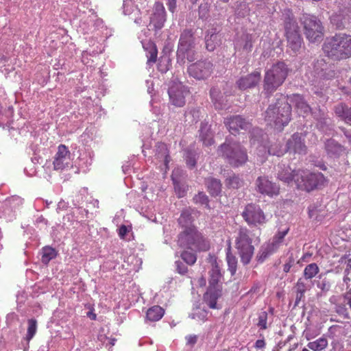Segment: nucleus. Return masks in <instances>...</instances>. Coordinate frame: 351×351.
<instances>
[{
	"mask_svg": "<svg viewBox=\"0 0 351 351\" xmlns=\"http://www.w3.org/2000/svg\"><path fill=\"white\" fill-rule=\"evenodd\" d=\"M325 56L334 60H341L351 57V36L336 34L327 38L322 46Z\"/></svg>",
	"mask_w": 351,
	"mask_h": 351,
	"instance_id": "obj_1",
	"label": "nucleus"
},
{
	"mask_svg": "<svg viewBox=\"0 0 351 351\" xmlns=\"http://www.w3.org/2000/svg\"><path fill=\"white\" fill-rule=\"evenodd\" d=\"M277 101L265 112V120L277 130H282L291 119V106L285 96L280 95Z\"/></svg>",
	"mask_w": 351,
	"mask_h": 351,
	"instance_id": "obj_2",
	"label": "nucleus"
},
{
	"mask_svg": "<svg viewBox=\"0 0 351 351\" xmlns=\"http://www.w3.org/2000/svg\"><path fill=\"white\" fill-rule=\"evenodd\" d=\"M289 69L284 62H278L265 72L263 81V90L270 95L285 81Z\"/></svg>",
	"mask_w": 351,
	"mask_h": 351,
	"instance_id": "obj_3",
	"label": "nucleus"
},
{
	"mask_svg": "<svg viewBox=\"0 0 351 351\" xmlns=\"http://www.w3.org/2000/svg\"><path fill=\"white\" fill-rule=\"evenodd\" d=\"M219 156L222 157L232 167H239L247 160L246 150L239 142L226 139L217 149Z\"/></svg>",
	"mask_w": 351,
	"mask_h": 351,
	"instance_id": "obj_4",
	"label": "nucleus"
},
{
	"mask_svg": "<svg viewBox=\"0 0 351 351\" xmlns=\"http://www.w3.org/2000/svg\"><path fill=\"white\" fill-rule=\"evenodd\" d=\"M178 242L180 247L199 252L208 251L210 247L209 241L196 227H191L181 232L178 235Z\"/></svg>",
	"mask_w": 351,
	"mask_h": 351,
	"instance_id": "obj_5",
	"label": "nucleus"
},
{
	"mask_svg": "<svg viewBox=\"0 0 351 351\" xmlns=\"http://www.w3.org/2000/svg\"><path fill=\"white\" fill-rule=\"evenodd\" d=\"M285 37L287 41V52L295 56L300 53L304 45L300 29L293 15L288 14L284 21Z\"/></svg>",
	"mask_w": 351,
	"mask_h": 351,
	"instance_id": "obj_6",
	"label": "nucleus"
},
{
	"mask_svg": "<svg viewBox=\"0 0 351 351\" xmlns=\"http://www.w3.org/2000/svg\"><path fill=\"white\" fill-rule=\"evenodd\" d=\"M295 176V184L297 188L307 192L317 189L325 181V178L322 173H314L308 169H298Z\"/></svg>",
	"mask_w": 351,
	"mask_h": 351,
	"instance_id": "obj_7",
	"label": "nucleus"
},
{
	"mask_svg": "<svg viewBox=\"0 0 351 351\" xmlns=\"http://www.w3.org/2000/svg\"><path fill=\"white\" fill-rule=\"evenodd\" d=\"M252 240L249 236L247 228H239L235 240V247L241 258V262L246 265L249 264L254 252V247L252 244Z\"/></svg>",
	"mask_w": 351,
	"mask_h": 351,
	"instance_id": "obj_8",
	"label": "nucleus"
},
{
	"mask_svg": "<svg viewBox=\"0 0 351 351\" xmlns=\"http://www.w3.org/2000/svg\"><path fill=\"white\" fill-rule=\"evenodd\" d=\"M304 34L311 43L320 42L324 36V27L322 22L315 16L303 14L301 18Z\"/></svg>",
	"mask_w": 351,
	"mask_h": 351,
	"instance_id": "obj_9",
	"label": "nucleus"
},
{
	"mask_svg": "<svg viewBox=\"0 0 351 351\" xmlns=\"http://www.w3.org/2000/svg\"><path fill=\"white\" fill-rule=\"evenodd\" d=\"M195 37L192 29H184L179 39L177 54L189 62L195 60Z\"/></svg>",
	"mask_w": 351,
	"mask_h": 351,
	"instance_id": "obj_10",
	"label": "nucleus"
},
{
	"mask_svg": "<svg viewBox=\"0 0 351 351\" xmlns=\"http://www.w3.org/2000/svg\"><path fill=\"white\" fill-rule=\"evenodd\" d=\"M241 216L250 226H262L267 223L269 218L261 206L256 204H247Z\"/></svg>",
	"mask_w": 351,
	"mask_h": 351,
	"instance_id": "obj_11",
	"label": "nucleus"
},
{
	"mask_svg": "<svg viewBox=\"0 0 351 351\" xmlns=\"http://www.w3.org/2000/svg\"><path fill=\"white\" fill-rule=\"evenodd\" d=\"M213 71V64L207 60L197 61L188 67L189 74L198 80L207 79Z\"/></svg>",
	"mask_w": 351,
	"mask_h": 351,
	"instance_id": "obj_12",
	"label": "nucleus"
},
{
	"mask_svg": "<svg viewBox=\"0 0 351 351\" xmlns=\"http://www.w3.org/2000/svg\"><path fill=\"white\" fill-rule=\"evenodd\" d=\"M255 186L256 191L263 195L274 197L280 194L279 185L269 180L267 176H261L258 177Z\"/></svg>",
	"mask_w": 351,
	"mask_h": 351,
	"instance_id": "obj_13",
	"label": "nucleus"
},
{
	"mask_svg": "<svg viewBox=\"0 0 351 351\" xmlns=\"http://www.w3.org/2000/svg\"><path fill=\"white\" fill-rule=\"evenodd\" d=\"M286 152L290 154L305 155L307 146L305 144V136L302 133H294L286 142Z\"/></svg>",
	"mask_w": 351,
	"mask_h": 351,
	"instance_id": "obj_14",
	"label": "nucleus"
},
{
	"mask_svg": "<svg viewBox=\"0 0 351 351\" xmlns=\"http://www.w3.org/2000/svg\"><path fill=\"white\" fill-rule=\"evenodd\" d=\"M167 20L165 8L161 2H156L152 9L149 16V25H153L155 30L164 27Z\"/></svg>",
	"mask_w": 351,
	"mask_h": 351,
	"instance_id": "obj_15",
	"label": "nucleus"
},
{
	"mask_svg": "<svg viewBox=\"0 0 351 351\" xmlns=\"http://www.w3.org/2000/svg\"><path fill=\"white\" fill-rule=\"evenodd\" d=\"M168 93L172 104L182 107L185 104V97L189 92L182 84H175L169 88Z\"/></svg>",
	"mask_w": 351,
	"mask_h": 351,
	"instance_id": "obj_16",
	"label": "nucleus"
},
{
	"mask_svg": "<svg viewBox=\"0 0 351 351\" xmlns=\"http://www.w3.org/2000/svg\"><path fill=\"white\" fill-rule=\"evenodd\" d=\"M224 123L232 134H236L241 130H247L251 127V123L240 115L227 117Z\"/></svg>",
	"mask_w": 351,
	"mask_h": 351,
	"instance_id": "obj_17",
	"label": "nucleus"
},
{
	"mask_svg": "<svg viewBox=\"0 0 351 351\" xmlns=\"http://www.w3.org/2000/svg\"><path fill=\"white\" fill-rule=\"evenodd\" d=\"M71 160V153L68 147L63 144L58 147V151L54 156L53 161L55 170H62L69 164Z\"/></svg>",
	"mask_w": 351,
	"mask_h": 351,
	"instance_id": "obj_18",
	"label": "nucleus"
},
{
	"mask_svg": "<svg viewBox=\"0 0 351 351\" xmlns=\"http://www.w3.org/2000/svg\"><path fill=\"white\" fill-rule=\"evenodd\" d=\"M208 259L209 263L211 264V269L208 272V287L214 288H221L219 282L222 278V274L221 272V268L217 261V258L215 256L209 254Z\"/></svg>",
	"mask_w": 351,
	"mask_h": 351,
	"instance_id": "obj_19",
	"label": "nucleus"
},
{
	"mask_svg": "<svg viewBox=\"0 0 351 351\" xmlns=\"http://www.w3.org/2000/svg\"><path fill=\"white\" fill-rule=\"evenodd\" d=\"M261 78V73L255 71L245 76L241 77L236 84L239 89L244 90L255 87L260 82Z\"/></svg>",
	"mask_w": 351,
	"mask_h": 351,
	"instance_id": "obj_20",
	"label": "nucleus"
},
{
	"mask_svg": "<svg viewBox=\"0 0 351 351\" xmlns=\"http://www.w3.org/2000/svg\"><path fill=\"white\" fill-rule=\"evenodd\" d=\"M288 100L295 106L300 115L306 116L308 114L311 108L306 103L303 97L299 94H294L288 97Z\"/></svg>",
	"mask_w": 351,
	"mask_h": 351,
	"instance_id": "obj_21",
	"label": "nucleus"
},
{
	"mask_svg": "<svg viewBox=\"0 0 351 351\" xmlns=\"http://www.w3.org/2000/svg\"><path fill=\"white\" fill-rule=\"evenodd\" d=\"M221 295V288L208 287L203 300L210 308H217V301Z\"/></svg>",
	"mask_w": 351,
	"mask_h": 351,
	"instance_id": "obj_22",
	"label": "nucleus"
},
{
	"mask_svg": "<svg viewBox=\"0 0 351 351\" xmlns=\"http://www.w3.org/2000/svg\"><path fill=\"white\" fill-rule=\"evenodd\" d=\"M277 178L280 181L290 184L292 181L295 182V173L297 170H291L289 166L285 167V165H278Z\"/></svg>",
	"mask_w": 351,
	"mask_h": 351,
	"instance_id": "obj_23",
	"label": "nucleus"
},
{
	"mask_svg": "<svg viewBox=\"0 0 351 351\" xmlns=\"http://www.w3.org/2000/svg\"><path fill=\"white\" fill-rule=\"evenodd\" d=\"M334 111L336 116L346 123L351 122V106L349 107L344 103H339L335 106Z\"/></svg>",
	"mask_w": 351,
	"mask_h": 351,
	"instance_id": "obj_24",
	"label": "nucleus"
},
{
	"mask_svg": "<svg viewBox=\"0 0 351 351\" xmlns=\"http://www.w3.org/2000/svg\"><path fill=\"white\" fill-rule=\"evenodd\" d=\"M325 149L328 154L339 156L345 152L346 148L334 139H328L325 143Z\"/></svg>",
	"mask_w": 351,
	"mask_h": 351,
	"instance_id": "obj_25",
	"label": "nucleus"
},
{
	"mask_svg": "<svg viewBox=\"0 0 351 351\" xmlns=\"http://www.w3.org/2000/svg\"><path fill=\"white\" fill-rule=\"evenodd\" d=\"M289 228L284 230H279L273 237L272 241L269 245L271 247V250H277L283 243L285 236L288 234Z\"/></svg>",
	"mask_w": 351,
	"mask_h": 351,
	"instance_id": "obj_26",
	"label": "nucleus"
},
{
	"mask_svg": "<svg viewBox=\"0 0 351 351\" xmlns=\"http://www.w3.org/2000/svg\"><path fill=\"white\" fill-rule=\"evenodd\" d=\"M164 314V308L160 306L155 305L147 311L146 317L150 322H157L163 317Z\"/></svg>",
	"mask_w": 351,
	"mask_h": 351,
	"instance_id": "obj_27",
	"label": "nucleus"
},
{
	"mask_svg": "<svg viewBox=\"0 0 351 351\" xmlns=\"http://www.w3.org/2000/svg\"><path fill=\"white\" fill-rule=\"evenodd\" d=\"M206 184L209 193L213 196H217L221 191V184L220 180L208 178L206 179Z\"/></svg>",
	"mask_w": 351,
	"mask_h": 351,
	"instance_id": "obj_28",
	"label": "nucleus"
},
{
	"mask_svg": "<svg viewBox=\"0 0 351 351\" xmlns=\"http://www.w3.org/2000/svg\"><path fill=\"white\" fill-rule=\"evenodd\" d=\"M199 132V138L204 145L209 146L214 143L213 134L207 125H202Z\"/></svg>",
	"mask_w": 351,
	"mask_h": 351,
	"instance_id": "obj_29",
	"label": "nucleus"
},
{
	"mask_svg": "<svg viewBox=\"0 0 351 351\" xmlns=\"http://www.w3.org/2000/svg\"><path fill=\"white\" fill-rule=\"evenodd\" d=\"M328 345L327 339L322 336L315 341L308 342L307 347L313 351H322L327 348Z\"/></svg>",
	"mask_w": 351,
	"mask_h": 351,
	"instance_id": "obj_30",
	"label": "nucleus"
},
{
	"mask_svg": "<svg viewBox=\"0 0 351 351\" xmlns=\"http://www.w3.org/2000/svg\"><path fill=\"white\" fill-rule=\"evenodd\" d=\"M205 40L206 48L209 51H213L217 46H219L221 44L220 36L217 34L207 35Z\"/></svg>",
	"mask_w": 351,
	"mask_h": 351,
	"instance_id": "obj_31",
	"label": "nucleus"
},
{
	"mask_svg": "<svg viewBox=\"0 0 351 351\" xmlns=\"http://www.w3.org/2000/svg\"><path fill=\"white\" fill-rule=\"evenodd\" d=\"M193 219L191 216V214L188 210H184L179 219H178V223L179 225L184 229L189 228L191 227H195L193 225Z\"/></svg>",
	"mask_w": 351,
	"mask_h": 351,
	"instance_id": "obj_32",
	"label": "nucleus"
},
{
	"mask_svg": "<svg viewBox=\"0 0 351 351\" xmlns=\"http://www.w3.org/2000/svg\"><path fill=\"white\" fill-rule=\"evenodd\" d=\"M226 261L228 266V270L232 276L236 274L237 269V258L233 255L230 251V247L228 248L226 252Z\"/></svg>",
	"mask_w": 351,
	"mask_h": 351,
	"instance_id": "obj_33",
	"label": "nucleus"
},
{
	"mask_svg": "<svg viewBox=\"0 0 351 351\" xmlns=\"http://www.w3.org/2000/svg\"><path fill=\"white\" fill-rule=\"evenodd\" d=\"M319 271L318 265L313 263L308 264L304 269L303 275L306 280H311L314 278Z\"/></svg>",
	"mask_w": 351,
	"mask_h": 351,
	"instance_id": "obj_34",
	"label": "nucleus"
},
{
	"mask_svg": "<svg viewBox=\"0 0 351 351\" xmlns=\"http://www.w3.org/2000/svg\"><path fill=\"white\" fill-rule=\"evenodd\" d=\"M56 252L55 249L51 247H45L43 248V255L41 258V261L44 264H48V263L56 258Z\"/></svg>",
	"mask_w": 351,
	"mask_h": 351,
	"instance_id": "obj_35",
	"label": "nucleus"
},
{
	"mask_svg": "<svg viewBox=\"0 0 351 351\" xmlns=\"http://www.w3.org/2000/svg\"><path fill=\"white\" fill-rule=\"evenodd\" d=\"M28 327L26 335V339L30 341L35 335L37 330V322L34 319H30L27 321Z\"/></svg>",
	"mask_w": 351,
	"mask_h": 351,
	"instance_id": "obj_36",
	"label": "nucleus"
},
{
	"mask_svg": "<svg viewBox=\"0 0 351 351\" xmlns=\"http://www.w3.org/2000/svg\"><path fill=\"white\" fill-rule=\"evenodd\" d=\"M181 258L188 265H193L197 261V255L195 253L184 250L181 254Z\"/></svg>",
	"mask_w": 351,
	"mask_h": 351,
	"instance_id": "obj_37",
	"label": "nucleus"
},
{
	"mask_svg": "<svg viewBox=\"0 0 351 351\" xmlns=\"http://www.w3.org/2000/svg\"><path fill=\"white\" fill-rule=\"evenodd\" d=\"M220 95V91L219 89L216 88H212L210 90V95L212 99L213 102L214 103L215 107L217 109H222L223 107L221 104L219 102V97Z\"/></svg>",
	"mask_w": 351,
	"mask_h": 351,
	"instance_id": "obj_38",
	"label": "nucleus"
},
{
	"mask_svg": "<svg viewBox=\"0 0 351 351\" xmlns=\"http://www.w3.org/2000/svg\"><path fill=\"white\" fill-rule=\"evenodd\" d=\"M267 318L268 315L266 311L261 312L258 317V322L256 324L257 326L260 330H266L267 326Z\"/></svg>",
	"mask_w": 351,
	"mask_h": 351,
	"instance_id": "obj_39",
	"label": "nucleus"
},
{
	"mask_svg": "<svg viewBox=\"0 0 351 351\" xmlns=\"http://www.w3.org/2000/svg\"><path fill=\"white\" fill-rule=\"evenodd\" d=\"M158 56V49L155 44L151 43L149 45V49L147 54V63H155L156 62Z\"/></svg>",
	"mask_w": 351,
	"mask_h": 351,
	"instance_id": "obj_40",
	"label": "nucleus"
},
{
	"mask_svg": "<svg viewBox=\"0 0 351 351\" xmlns=\"http://www.w3.org/2000/svg\"><path fill=\"white\" fill-rule=\"evenodd\" d=\"M243 40L244 41V45L243 47V50L247 52L251 51L254 42L253 35L251 34H245L243 36Z\"/></svg>",
	"mask_w": 351,
	"mask_h": 351,
	"instance_id": "obj_41",
	"label": "nucleus"
},
{
	"mask_svg": "<svg viewBox=\"0 0 351 351\" xmlns=\"http://www.w3.org/2000/svg\"><path fill=\"white\" fill-rule=\"evenodd\" d=\"M267 152L270 155H276L280 156L283 155L284 153L287 152L286 147L282 149L281 145L276 143L269 147Z\"/></svg>",
	"mask_w": 351,
	"mask_h": 351,
	"instance_id": "obj_42",
	"label": "nucleus"
},
{
	"mask_svg": "<svg viewBox=\"0 0 351 351\" xmlns=\"http://www.w3.org/2000/svg\"><path fill=\"white\" fill-rule=\"evenodd\" d=\"M226 184L231 188L238 189L243 184V181L236 176L230 177L226 180Z\"/></svg>",
	"mask_w": 351,
	"mask_h": 351,
	"instance_id": "obj_43",
	"label": "nucleus"
},
{
	"mask_svg": "<svg viewBox=\"0 0 351 351\" xmlns=\"http://www.w3.org/2000/svg\"><path fill=\"white\" fill-rule=\"evenodd\" d=\"M193 200L196 204H200L205 205L206 207H209V199L207 195L203 192H199L193 197Z\"/></svg>",
	"mask_w": 351,
	"mask_h": 351,
	"instance_id": "obj_44",
	"label": "nucleus"
},
{
	"mask_svg": "<svg viewBox=\"0 0 351 351\" xmlns=\"http://www.w3.org/2000/svg\"><path fill=\"white\" fill-rule=\"evenodd\" d=\"M169 59L167 57H161L158 64V69L161 73L167 72L169 69Z\"/></svg>",
	"mask_w": 351,
	"mask_h": 351,
	"instance_id": "obj_45",
	"label": "nucleus"
},
{
	"mask_svg": "<svg viewBox=\"0 0 351 351\" xmlns=\"http://www.w3.org/2000/svg\"><path fill=\"white\" fill-rule=\"evenodd\" d=\"M158 154H161L162 156H164L165 163L167 165L169 162V151L166 144L160 143L158 145Z\"/></svg>",
	"mask_w": 351,
	"mask_h": 351,
	"instance_id": "obj_46",
	"label": "nucleus"
},
{
	"mask_svg": "<svg viewBox=\"0 0 351 351\" xmlns=\"http://www.w3.org/2000/svg\"><path fill=\"white\" fill-rule=\"evenodd\" d=\"M276 252V250H271V247L267 245L261 249L259 252L258 261H263L269 255Z\"/></svg>",
	"mask_w": 351,
	"mask_h": 351,
	"instance_id": "obj_47",
	"label": "nucleus"
},
{
	"mask_svg": "<svg viewBox=\"0 0 351 351\" xmlns=\"http://www.w3.org/2000/svg\"><path fill=\"white\" fill-rule=\"evenodd\" d=\"M185 160L187 166L192 169L196 165L195 154L191 152H187L185 156Z\"/></svg>",
	"mask_w": 351,
	"mask_h": 351,
	"instance_id": "obj_48",
	"label": "nucleus"
},
{
	"mask_svg": "<svg viewBox=\"0 0 351 351\" xmlns=\"http://www.w3.org/2000/svg\"><path fill=\"white\" fill-rule=\"evenodd\" d=\"M208 311L206 310L199 309L197 313L193 314V318H199L201 321L205 322L207 318Z\"/></svg>",
	"mask_w": 351,
	"mask_h": 351,
	"instance_id": "obj_49",
	"label": "nucleus"
},
{
	"mask_svg": "<svg viewBox=\"0 0 351 351\" xmlns=\"http://www.w3.org/2000/svg\"><path fill=\"white\" fill-rule=\"evenodd\" d=\"M176 271H178V273H179L182 275H184L187 273L188 268L182 262L176 261Z\"/></svg>",
	"mask_w": 351,
	"mask_h": 351,
	"instance_id": "obj_50",
	"label": "nucleus"
},
{
	"mask_svg": "<svg viewBox=\"0 0 351 351\" xmlns=\"http://www.w3.org/2000/svg\"><path fill=\"white\" fill-rule=\"evenodd\" d=\"M296 289L297 292L305 293L306 291V285L302 280V279H299L296 283Z\"/></svg>",
	"mask_w": 351,
	"mask_h": 351,
	"instance_id": "obj_51",
	"label": "nucleus"
},
{
	"mask_svg": "<svg viewBox=\"0 0 351 351\" xmlns=\"http://www.w3.org/2000/svg\"><path fill=\"white\" fill-rule=\"evenodd\" d=\"M186 343L188 345L193 346L197 341V336L195 335H191L186 337Z\"/></svg>",
	"mask_w": 351,
	"mask_h": 351,
	"instance_id": "obj_52",
	"label": "nucleus"
},
{
	"mask_svg": "<svg viewBox=\"0 0 351 351\" xmlns=\"http://www.w3.org/2000/svg\"><path fill=\"white\" fill-rule=\"evenodd\" d=\"M128 230V228L125 225L121 226L119 229V236L121 239H124L125 235L127 234Z\"/></svg>",
	"mask_w": 351,
	"mask_h": 351,
	"instance_id": "obj_53",
	"label": "nucleus"
},
{
	"mask_svg": "<svg viewBox=\"0 0 351 351\" xmlns=\"http://www.w3.org/2000/svg\"><path fill=\"white\" fill-rule=\"evenodd\" d=\"M266 343H265V341L264 339H258L256 342H255V345H254V347L256 349H262L263 348H265Z\"/></svg>",
	"mask_w": 351,
	"mask_h": 351,
	"instance_id": "obj_54",
	"label": "nucleus"
},
{
	"mask_svg": "<svg viewBox=\"0 0 351 351\" xmlns=\"http://www.w3.org/2000/svg\"><path fill=\"white\" fill-rule=\"evenodd\" d=\"M344 299L351 309V289L344 295Z\"/></svg>",
	"mask_w": 351,
	"mask_h": 351,
	"instance_id": "obj_55",
	"label": "nucleus"
},
{
	"mask_svg": "<svg viewBox=\"0 0 351 351\" xmlns=\"http://www.w3.org/2000/svg\"><path fill=\"white\" fill-rule=\"evenodd\" d=\"M197 285L199 287H204L206 286V278L203 276H202L201 277H199L198 279H197Z\"/></svg>",
	"mask_w": 351,
	"mask_h": 351,
	"instance_id": "obj_56",
	"label": "nucleus"
},
{
	"mask_svg": "<svg viewBox=\"0 0 351 351\" xmlns=\"http://www.w3.org/2000/svg\"><path fill=\"white\" fill-rule=\"evenodd\" d=\"M332 348L330 351H340L341 348V344L337 341H333L331 343Z\"/></svg>",
	"mask_w": 351,
	"mask_h": 351,
	"instance_id": "obj_57",
	"label": "nucleus"
},
{
	"mask_svg": "<svg viewBox=\"0 0 351 351\" xmlns=\"http://www.w3.org/2000/svg\"><path fill=\"white\" fill-rule=\"evenodd\" d=\"M341 130L343 132V134L345 135V136L347 138L349 144L351 145V133H350V132L345 128H342Z\"/></svg>",
	"mask_w": 351,
	"mask_h": 351,
	"instance_id": "obj_58",
	"label": "nucleus"
},
{
	"mask_svg": "<svg viewBox=\"0 0 351 351\" xmlns=\"http://www.w3.org/2000/svg\"><path fill=\"white\" fill-rule=\"evenodd\" d=\"M176 0H168L169 9L171 12H173L176 8Z\"/></svg>",
	"mask_w": 351,
	"mask_h": 351,
	"instance_id": "obj_59",
	"label": "nucleus"
},
{
	"mask_svg": "<svg viewBox=\"0 0 351 351\" xmlns=\"http://www.w3.org/2000/svg\"><path fill=\"white\" fill-rule=\"evenodd\" d=\"M291 267H292L291 261H290L289 263H285L283 265V271H284V272L288 273L290 271Z\"/></svg>",
	"mask_w": 351,
	"mask_h": 351,
	"instance_id": "obj_60",
	"label": "nucleus"
},
{
	"mask_svg": "<svg viewBox=\"0 0 351 351\" xmlns=\"http://www.w3.org/2000/svg\"><path fill=\"white\" fill-rule=\"evenodd\" d=\"M318 287L321 289L322 291L328 290L329 285H328L325 282H322L319 285H318Z\"/></svg>",
	"mask_w": 351,
	"mask_h": 351,
	"instance_id": "obj_61",
	"label": "nucleus"
},
{
	"mask_svg": "<svg viewBox=\"0 0 351 351\" xmlns=\"http://www.w3.org/2000/svg\"><path fill=\"white\" fill-rule=\"evenodd\" d=\"M304 293L297 292L296 299H295L296 304H298L299 303V302L300 301V300L304 297Z\"/></svg>",
	"mask_w": 351,
	"mask_h": 351,
	"instance_id": "obj_62",
	"label": "nucleus"
},
{
	"mask_svg": "<svg viewBox=\"0 0 351 351\" xmlns=\"http://www.w3.org/2000/svg\"><path fill=\"white\" fill-rule=\"evenodd\" d=\"M175 190H176V193L178 194V197H182L184 196V191L178 190L177 189L176 186H175Z\"/></svg>",
	"mask_w": 351,
	"mask_h": 351,
	"instance_id": "obj_63",
	"label": "nucleus"
},
{
	"mask_svg": "<svg viewBox=\"0 0 351 351\" xmlns=\"http://www.w3.org/2000/svg\"><path fill=\"white\" fill-rule=\"evenodd\" d=\"M259 290V286L258 285H254L251 289L250 290V292L252 293V292H256Z\"/></svg>",
	"mask_w": 351,
	"mask_h": 351,
	"instance_id": "obj_64",
	"label": "nucleus"
}]
</instances>
